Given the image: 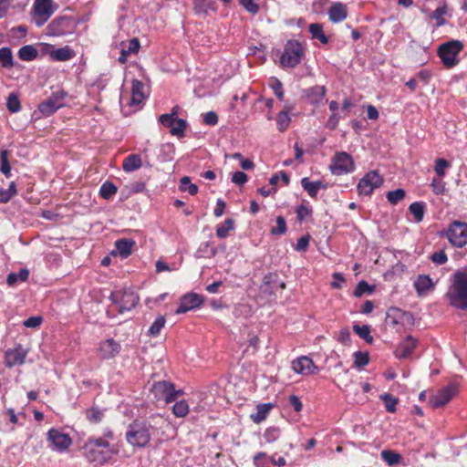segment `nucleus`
<instances>
[{
	"label": "nucleus",
	"mask_w": 467,
	"mask_h": 467,
	"mask_svg": "<svg viewBox=\"0 0 467 467\" xmlns=\"http://www.w3.org/2000/svg\"><path fill=\"white\" fill-rule=\"evenodd\" d=\"M29 271L26 268H22L18 273H10L7 275L6 282L8 285L13 286L18 281L25 282L28 279Z\"/></svg>",
	"instance_id": "nucleus-35"
},
{
	"label": "nucleus",
	"mask_w": 467,
	"mask_h": 467,
	"mask_svg": "<svg viewBox=\"0 0 467 467\" xmlns=\"http://www.w3.org/2000/svg\"><path fill=\"white\" fill-rule=\"evenodd\" d=\"M87 419L93 423H98L102 420L103 413L99 409L92 408L86 413Z\"/></svg>",
	"instance_id": "nucleus-59"
},
{
	"label": "nucleus",
	"mask_w": 467,
	"mask_h": 467,
	"mask_svg": "<svg viewBox=\"0 0 467 467\" xmlns=\"http://www.w3.org/2000/svg\"><path fill=\"white\" fill-rule=\"evenodd\" d=\"M269 86L279 100H284L283 84L277 78H272L269 80Z\"/></svg>",
	"instance_id": "nucleus-49"
},
{
	"label": "nucleus",
	"mask_w": 467,
	"mask_h": 467,
	"mask_svg": "<svg viewBox=\"0 0 467 467\" xmlns=\"http://www.w3.org/2000/svg\"><path fill=\"white\" fill-rule=\"evenodd\" d=\"M353 330L355 333L358 335V337L364 339L368 343H371L373 341V337L370 335V327L368 325L359 326L355 324L353 326Z\"/></svg>",
	"instance_id": "nucleus-41"
},
{
	"label": "nucleus",
	"mask_w": 467,
	"mask_h": 467,
	"mask_svg": "<svg viewBox=\"0 0 467 467\" xmlns=\"http://www.w3.org/2000/svg\"><path fill=\"white\" fill-rule=\"evenodd\" d=\"M142 166V161L140 155L130 154L127 156L122 163V168L126 172H132Z\"/></svg>",
	"instance_id": "nucleus-30"
},
{
	"label": "nucleus",
	"mask_w": 467,
	"mask_h": 467,
	"mask_svg": "<svg viewBox=\"0 0 467 467\" xmlns=\"http://www.w3.org/2000/svg\"><path fill=\"white\" fill-rule=\"evenodd\" d=\"M441 235L445 236L453 246L462 248L467 244V223L453 221Z\"/></svg>",
	"instance_id": "nucleus-7"
},
{
	"label": "nucleus",
	"mask_w": 467,
	"mask_h": 467,
	"mask_svg": "<svg viewBox=\"0 0 467 467\" xmlns=\"http://www.w3.org/2000/svg\"><path fill=\"white\" fill-rule=\"evenodd\" d=\"M0 171L5 177L10 176L11 166L8 161V152L5 150L0 152Z\"/></svg>",
	"instance_id": "nucleus-50"
},
{
	"label": "nucleus",
	"mask_w": 467,
	"mask_h": 467,
	"mask_svg": "<svg viewBox=\"0 0 467 467\" xmlns=\"http://www.w3.org/2000/svg\"><path fill=\"white\" fill-rule=\"evenodd\" d=\"M409 210L416 222L420 223L422 221L424 216V204L422 202H415L411 203Z\"/></svg>",
	"instance_id": "nucleus-44"
},
{
	"label": "nucleus",
	"mask_w": 467,
	"mask_h": 467,
	"mask_svg": "<svg viewBox=\"0 0 467 467\" xmlns=\"http://www.w3.org/2000/svg\"><path fill=\"white\" fill-rule=\"evenodd\" d=\"M381 458L390 466H393L397 463L400 462L401 457L399 453H396L392 451H389V450H385V451H382L381 453Z\"/></svg>",
	"instance_id": "nucleus-48"
},
{
	"label": "nucleus",
	"mask_w": 467,
	"mask_h": 467,
	"mask_svg": "<svg viewBox=\"0 0 467 467\" xmlns=\"http://www.w3.org/2000/svg\"><path fill=\"white\" fill-rule=\"evenodd\" d=\"M47 441L52 451L63 452L72 443L71 438L57 429H50L47 432Z\"/></svg>",
	"instance_id": "nucleus-14"
},
{
	"label": "nucleus",
	"mask_w": 467,
	"mask_h": 467,
	"mask_svg": "<svg viewBox=\"0 0 467 467\" xmlns=\"http://www.w3.org/2000/svg\"><path fill=\"white\" fill-rule=\"evenodd\" d=\"M446 298L450 306L467 311V267L456 270L451 276Z\"/></svg>",
	"instance_id": "nucleus-2"
},
{
	"label": "nucleus",
	"mask_w": 467,
	"mask_h": 467,
	"mask_svg": "<svg viewBox=\"0 0 467 467\" xmlns=\"http://www.w3.org/2000/svg\"><path fill=\"white\" fill-rule=\"evenodd\" d=\"M337 339L344 345L350 344V332L348 328H342L337 337Z\"/></svg>",
	"instance_id": "nucleus-63"
},
{
	"label": "nucleus",
	"mask_w": 467,
	"mask_h": 467,
	"mask_svg": "<svg viewBox=\"0 0 467 467\" xmlns=\"http://www.w3.org/2000/svg\"><path fill=\"white\" fill-rule=\"evenodd\" d=\"M450 166V163L444 159H437L435 162L434 171L440 178L444 177L445 169Z\"/></svg>",
	"instance_id": "nucleus-58"
},
{
	"label": "nucleus",
	"mask_w": 467,
	"mask_h": 467,
	"mask_svg": "<svg viewBox=\"0 0 467 467\" xmlns=\"http://www.w3.org/2000/svg\"><path fill=\"white\" fill-rule=\"evenodd\" d=\"M140 44L138 38L134 37L129 40L127 43H121L120 56L119 57V62L121 64L126 63L128 57L130 55L137 54L140 50Z\"/></svg>",
	"instance_id": "nucleus-20"
},
{
	"label": "nucleus",
	"mask_w": 467,
	"mask_h": 467,
	"mask_svg": "<svg viewBox=\"0 0 467 467\" xmlns=\"http://www.w3.org/2000/svg\"><path fill=\"white\" fill-rule=\"evenodd\" d=\"M354 358H355L354 363L357 368H362V367L366 366L369 361L368 354L360 352V351L355 352Z\"/></svg>",
	"instance_id": "nucleus-56"
},
{
	"label": "nucleus",
	"mask_w": 467,
	"mask_h": 467,
	"mask_svg": "<svg viewBox=\"0 0 467 467\" xmlns=\"http://www.w3.org/2000/svg\"><path fill=\"white\" fill-rule=\"evenodd\" d=\"M414 287L419 296H425L433 289L434 284L429 275H420L414 281Z\"/></svg>",
	"instance_id": "nucleus-24"
},
{
	"label": "nucleus",
	"mask_w": 467,
	"mask_h": 467,
	"mask_svg": "<svg viewBox=\"0 0 467 467\" xmlns=\"http://www.w3.org/2000/svg\"><path fill=\"white\" fill-rule=\"evenodd\" d=\"M216 254V249L211 246L209 242L201 244L196 251V257L198 258H210Z\"/></svg>",
	"instance_id": "nucleus-36"
},
{
	"label": "nucleus",
	"mask_w": 467,
	"mask_h": 467,
	"mask_svg": "<svg viewBox=\"0 0 467 467\" xmlns=\"http://www.w3.org/2000/svg\"><path fill=\"white\" fill-rule=\"evenodd\" d=\"M431 259L436 265H443L448 261L447 254L444 251L441 250L431 254Z\"/></svg>",
	"instance_id": "nucleus-62"
},
{
	"label": "nucleus",
	"mask_w": 467,
	"mask_h": 467,
	"mask_svg": "<svg viewBox=\"0 0 467 467\" xmlns=\"http://www.w3.org/2000/svg\"><path fill=\"white\" fill-rule=\"evenodd\" d=\"M247 175L243 171H235L232 176V182L239 185L244 184L247 182Z\"/></svg>",
	"instance_id": "nucleus-64"
},
{
	"label": "nucleus",
	"mask_w": 467,
	"mask_h": 467,
	"mask_svg": "<svg viewBox=\"0 0 467 467\" xmlns=\"http://www.w3.org/2000/svg\"><path fill=\"white\" fill-rule=\"evenodd\" d=\"M26 351L20 346L5 352V364L7 367H14L24 363Z\"/></svg>",
	"instance_id": "nucleus-21"
},
{
	"label": "nucleus",
	"mask_w": 467,
	"mask_h": 467,
	"mask_svg": "<svg viewBox=\"0 0 467 467\" xmlns=\"http://www.w3.org/2000/svg\"><path fill=\"white\" fill-rule=\"evenodd\" d=\"M113 304L118 306L119 313L130 311L139 303V296L132 289L113 291L109 296Z\"/></svg>",
	"instance_id": "nucleus-6"
},
{
	"label": "nucleus",
	"mask_w": 467,
	"mask_h": 467,
	"mask_svg": "<svg viewBox=\"0 0 467 467\" xmlns=\"http://www.w3.org/2000/svg\"><path fill=\"white\" fill-rule=\"evenodd\" d=\"M457 393V387L454 385H448L442 388L432 396L430 400V404L432 408H440L448 403Z\"/></svg>",
	"instance_id": "nucleus-15"
},
{
	"label": "nucleus",
	"mask_w": 467,
	"mask_h": 467,
	"mask_svg": "<svg viewBox=\"0 0 467 467\" xmlns=\"http://www.w3.org/2000/svg\"><path fill=\"white\" fill-rule=\"evenodd\" d=\"M280 437V430L276 427L267 428L264 433V438L266 442H274Z\"/></svg>",
	"instance_id": "nucleus-55"
},
{
	"label": "nucleus",
	"mask_w": 467,
	"mask_h": 467,
	"mask_svg": "<svg viewBox=\"0 0 467 467\" xmlns=\"http://www.w3.org/2000/svg\"><path fill=\"white\" fill-rule=\"evenodd\" d=\"M16 194V185L14 182H10L7 189L0 190V202L6 203Z\"/></svg>",
	"instance_id": "nucleus-42"
},
{
	"label": "nucleus",
	"mask_w": 467,
	"mask_h": 467,
	"mask_svg": "<svg viewBox=\"0 0 467 467\" xmlns=\"http://www.w3.org/2000/svg\"><path fill=\"white\" fill-rule=\"evenodd\" d=\"M180 190L182 192H188L191 195H195L198 192L197 185L192 183L188 176H183L180 180Z\"/></svg>",
	"instance_id": "nucleus-46"
},
{
	"label": "nucleus",
	"mask_w": 467,
	"mask_h": 467,
	"mask_svg": "<svg viewBox=\"0 0 467 467\" xmlns=\"http://www.w3.org/2000/svg\"><path fill=\"white\" fill-rule=\"evenodd\" d=\"M37 50L31 45L23 46L18 50V57L23 61H32L37 57Z\"/></svg>",
	"instance_id": "nucleus-34"
},
{
	"label": "nucleus",
	"mask_w": 467,
	"mask_h": 467,
	"mask_svg": "<svg viewBox=\"0 0 467 467\" xmlns=\"http://www.w3.org/2000/svg\"><path fill=\"white\" fill-rule=\"evenodd\" d=\"M166 323L163 316H159L154 322L150 325L148 329V335L150 337H157L160 335L161 329L164 327Z\"/></svg>",
	"instance_id": "nucleus-40"
},
{
	"label": "nucleus",
	"mask_w": 467,
	"mask_h": 467,
	"mask_svg": "<svg viewBox=\"0 0 467 467\" xmlns=\"http://www.w3.org/2000/svg\"><path fill=\"white\" fill-rule=\"evenodd\" d=\"M383 183L382 177L376 171L366 173L358 183V192L360 195L369 196L374 190L379 188Z\"/></svg>",
	"instance_id": "nucleus-10"
},
{
	"label": "nucleus",
	"mask_w": 467,
	"mask_h": 467,
	"mask_svg": "<svg viewBox=\"0 0 467 467\" xmlns=\"http://www.w3.org/2000/svg\"><path fill=\"white\" fill-rule=\"evenodd\" d=\"M50 57L55 61H68L75 57V51L68 46L53 49Z\"/></svg>",
	"instance_id": "nucleus-27"
},
{
	"label": "nucleus",
	"mask_w": 467,
	"mask_h": 467,
	"mask_svg": "<svg viewBox=\"0 0 467 467\" xmlns=\"http://www.w3.org/2000/svg\"><path fill=\"white\" fill-rule=\"evenodd\" d=\"M187 128V121L182 119L176 118V120L171 130V134L179 138L184 137L185 130Z\"/></svg>",
	"instance_id": "nucleus-43"
},
{
	"label": "nucleus",
	"mask_w": 467,
	"mask_h": 467,
	"mask_svg": "<svg viewBox=\"0 0 467 467\" xmlns=\"http://www.w3.org/2000/svg\"><path fill=\"white\" fill-rule=\"evenodd\" d=\"M83 450L88 462L100 465L108 462L113 455L118 453V449L113 443H109L106 439L97 437L88 438Z\"/></svg>",
	"instance_id": "nucleus-3"
},
{
	"label": "nucleus",
	"mask_w": 467,
	"mask_h": 467,
	"mask_svg": "<svg viewBox=\"0 0 467 467\" xmlns=\"http://www.w3.org/2000/svg\"><path fill=\"white\" fill-rule=\"evenodd\" d=\"M309 32L312 38L318 39L322 44L328 43V37L324 34L323 26L321 24L313 23L309 25Z\"/></svg>",
	"instance_id": "nucleus-33"
},
{
	"label": "nucleus",
	"mask_w": 467,
	"mask_h": 467,
	"mask_svg": "<svg viewBox=\"0 0 467 467\" xmlns=\"http://www.w3.org/2000/svg\"><path fill=\"white\" fill-rule=\"evenodd\" d=\"M213 4L210 0H193V10L197 15H206Z\"/></svg>",
	"instance_id": "nucleus-39"
},
{
	"label": "nucleus",
	"mask_w": 467,
	"mask_h": 467,
	"mask_svg": "<svg viewBox=\"0 0 467 467\" xmlns=\"http://www.w3.org/2000/svg\"><path fill=\"white\" fill-rule=\"evenodd\" d=\"M56 10L57 5L53 0H35L32 10L35 25L38 27L44 26Z\"/></svg>",
	"instance_id": "nucleus-9"
},
{
	"label": "nucleus",
	"mask_w": 467,
	"mask_h": 467,
	"mask_svg": "<svg viewBox=\"0 0 467 467\" xmlns=\"http://www.w3.org/2000/svg\"><path fill=\"white\" fill-rule=\"evenodd\" d=\"M462 48L461 41L451 40L440 46L438 55L445 67H452L459 63L457 57Z\"/></svg>",
	"instance_id": "nucleus-8"
},
{
	"label": "nucleus",
	"mask_w": 467,
	"mask_h": 467,
	"mask_svg": "<svg viewBox=\"0 0 467 467\" xmlns=\"http://www.w3.org/2000/svg\"><path fill=\"white\" fill-rule=\"evenodd\" d=\"M234 229V221L231 218L226 219L223 224L218 225L216 228V235L219 238H226L229 232Z\"/></svg>",
	"instance_id": "nucleus-37"
},
{
	"label": "nucleus",
	"mask_w": 467,
	"mask_h": 467,
	"mask_svg": "<svg viewBox=\"0 0 467 467\" xmlns=\"http://www.w3.org/2000/svg\"><path fill=\"white\" fill-rule=\"evenodd\" d=\"M164 424L165 420L160 414H152L145 419H136L127 427L126 441L133 448H144Z\"/></svg>",
	"instance_id": "nucleus-1"
},
{
	"label": "nucleus",
	"mask_w": 467,
	"mask_h": 467,
	"mask_svg": "<svg viewBox=\"0 0 467 467\" xmlns=\"http://www.w3.org/2000/svg\"><path fill=\"white\" fill-rule=\"evenodd\" d=\"M6 107L12 113L20 111L21 105L18 97L15 93H10L7 98Z\"/></svg>",
	"instance_id": "nucleus-51"
},
{
	"label": "nucleus",
	"mask_w": 467,
	"mask_h": 467,
	"mask_svg": "<svg viewBox=\"0 0 467 467\" xmlns=\"http://www.w3.org/2000/svg\"><path fill=\"white\" fill-rule=\"evenodd\" d=\"M117 187L111 182H105L99 189L100 196L105 200L111 199L117 193Z\"/></svg>",
	"instance_id": "nucleus-38"
},
{
	"label": "nucleus",
	"mask_w": 467,
	"mask_h": 467,
	"mask_svg": "<svg viewBox=\"0 0 467 467\" xmlns=\"http://www.w3.org/2000/svg\"><path fill=\"white\" fill-rule=\"evenodd\" d=\"M172 411L176 417H185L189 412V405L185 400H180L173 405Z\"/></svg>",
	"instance_id": "nucleus-53"
},
{
	"label": "nucleus",
	"mask_w": 467,
	"mask_h": 467,
	"mask_svg": "<svg viewBox=\"0 0 467 467\" xmlns=\"http://www.w3.org/2000/svg\"><path fill=\"white\" fill-rule=\"evenodd\" d=\"M255 1L256 0H240V4L248 13L255 15L259 11V5Z\"/></svg>",
	"instance_id": "nucleus-61"
},
{
	"label": "nucleus",
	"mask_w": 467,
	"mask_h": 467,
	"mask_svg": "<svg viewBox=\"0 0 467 467\" xmlns=\"http://www.w3.org/2000/svg\"><path fill=\"white\" fill-rule=\"evenodd\" d=\"M329 20L333 23H339L347 18L348 11L342 3H335L328 10Z\"/></svg>",
	"instance_id": "nucleus-26"
},
{
	"label": "nucleus",
	"mask_w": 467,
	"mask_h": 467,
	"mask_svg": "<svg viewBox=\"0 0 467 467\" xmlns=\"http://www.w3.org/2000/svg\"><path fill=\"white\" fill-rule=\"evenodd\" d=\"M145 98L143 83L138 79H133L130 104L131 106H139L145 99Z\"/></svg>",
	"instance_id": "nucleus-25"
},
{
	"label": "nucleus",
	"mask_w": 467,
	"mask_h": 467,
	"mask_svg": "<svg viewBox=\"0 0 467 467\" xmlns=\"http://www.w3.org/2000/svg\"><path fill=\"white\" fill-rule=\"evenodd\" d=\"M66 93L64 91H58L49 98H47L46 100L41 102L38 106V113L41 116L48 117L55 113L57 109L64 107Z\"/></svg>",
	"instance_id": "nucleus-12"
},
{
	"label": "nucleus",
	"mask_w": 467,
	"mask_h": 467,
	"mask_svg": "<svg viewBox=\"0 0 467 467\" xmlns=\"http://www.w3.org/2000/svg\"><path fill=\"white\" fill-rule=\"evenodd\" d=\"M134 245L135 242L132 239L123 238L115 243L116 250L122 258H127L130 255Z\"/></svg>",
	"instance_id": "nucleus-29"
},
{
	"label": "nucleus",
	"mask_w": 467,
	"mask_h": 467,
	"mask_svg": "<svg viewBox=\"0 0 467 467\" xmlns=\"http://www.w3.org/2000/svg\"><path fill=\"white\" fill-rule=\"evenodd\" d=\"M417 346V339L412 336H407L406 338L399 344L395 350L396 358L402 359L408 358L412 354Z\"/></svg>",
	"instance_id": "nucleus-19"
},
{
	"label": "nucleus",
	"mask_w": 467,
	"mask_h": 467,
	"mask_svg": "<svg viewBox=\"0 0 467 467\" xmlns=\"http://www.w3.org/2000/svg\"><path fill=\"white\" fill-rule=\"evenodd\" d=\"M296 213L298 221L302 222L312 214V209L301 204L296 207Z\"/></svg>",
	"instance_id": "nucleus-60"
},
{
	"label": "nucleus",
	"mask_w": 467,
	"mask_h": 467,
	"mask_svg": "<svg viewBox=\"0 0 467 467\" xmlns=\"http://www.w3.org/2000/svg\"><path fill=\"white\" fill-rule=\"evenodd\" d=\"M380 400L384 401L387 411L391 413L396 411V405L399 402L397 398L393 397L391 394L384 393L380 395Z\"/></svg>",
	"instance_id": "nucleus-47"
},
{
	"label": "nucleus",
	"mask_w": 467,
	"mask_h": 467,
	"mask_svg": "<svg viewBox=\"0 0 467 467\" xmlns=\"http://www.w3.org/2000/svg\"><path fill=\"white\" fill-rule=\"evenodd\" d=\"M0 66L5 69H10L15 66L13 52L10 47H4L0 48Z\"/></svg>",
	"instance_id": "nucleus-32"
},
{
	"label": "nucleus",
	"mask_w": 467,
	"mask_h": 467,
	"mask_svg": "<svg viewBox=\"0 0 467 467\" xmlns=\"http://www.w3.org/2000/svg\"><path fill=\"white\" fill-rule=\"evenodd\" d=\"M202 302L203 299L202 296L195 293L187 294L182 297L176 313H186L193 308L199 307Z\"/></svg>",
	"instance_id": "nucleus-17"
},
{
	"label": "nucleus",
	"mask_w": 467,
	"mask_h": 467,
	"mask_svg": "<svg viewBox=\"0 0 467 467\" xmlns=\"http://www.w3.org/2000/svg\"><path fill=\"white\" fill-rule=\"evenodd\" d=\"M374 290L373 286H370L366 281H360L357 285L354 290V296L357 297L361 296L362 295L368 293L370 294Z\"/></svg>",
	"instance_id": "nucleus-54"
},
{
	"label": "nucleus",
	"mask_w": 467,
	"mask_h": 467,
	"mask_svg": "<svg viewBox=\"0 0 467 467\" xmlns=\"http://www.w3.org/2000/svg\"><path fill=\"white\" fill-rule=\"evenodd\" d=\"M293 109V106L292 105H288L287 103L285 105V109L280 111L277 116H276V125H277V129L279 131H285L290 122H291V118L288 114L289 111H291Z\"/></svg>",
	"instance_id": "nucleus-28"
},
{
	"label": "nucleus",
	"mask_w": 467,
	"mask_h": 467,
	"mask_svg": "<svg viewBox=\"0 0 467 467\" xmlns=\"http://www.w3.org/2000/svg\"><path fill=\"white\" fill-rule=\"evenodd\" d=\"M120 351V345L112 338L102 341L99 347V355L101 358L109 359Z\"/></svg>",
	"instance_id": "nucleus-18"
},
{
	"label": "nucleus",
	"mask_w": 467,
	"mask_h": 467,
	"mask_svg": "<svg viewBox=\"0 0 467 467\" xmlns=\"http://www.w3.org/2000/svg\"><path fill=\"white\" fill-rule=\"evenodd\" d=\"M447 13V6L445 5L437 7L431 14V17L436 20V26H441L445 24L444 15Z\"/></svg>",
	"instance_id": "nucleus-52"
},
{
	"label": "nucleus",
	"mask_w": 467,
	"mask_h": 467,
	"mask_svg": "<svg viewBox=\"0 0 467 467\" xmlns=\"http://www.w3.org/2000/svg\"><path fill=\"white\" fill-rule=\"evenodd\" d=\"M300 183L303 189L312 198L317 197L319 190H325L327 188V184L323 182L322 181L311 182L307 177L302 178Z\"/></svg>",
	"instance_id": "nucleus-23"
},
{
	"label": "nucleus",
	"mask_w": 467,
	"mask_h": 467,
	"mask_svg": "<svg viewBox=\"0 0 467 467\" xmlns=\"http://www.w3.org/2000/svg\"><path fill=\"white\" fill-rule=\"evenodd\" d=\"M355 169L352 157L346 153H337L330 165V170L335 175H343L353 171Z\"/></svg>",
	"instance_id": "nucleus-13"
},
{
	"label": "nucleus",
	"mask_w": 467,
	"mask_h": 467,
	"mask_svg": "<svg viewBox=\"0 0 467 467\" xmlns=\"http://www.w3.org/2000/svg\"><path fill=\"white\" fill-rule=\"evenodd\" d=\"M304 92L309 103L317 106L325 99L327 89L324 86H315L306 89Z\"/></svg>",
	"instance_id": "nucleus-22"
},
{
	"label": "nucleus",
	"mask_w": 467,
	"mask_h": 467,
	"mask_svg": "<svg viewBox=\"0 0 467 467\" xmlns=\"http://www.w3.org/2000/svg\"><path fill=\"white\" fill-rule=\"evenodd\" d=\"M151 392L158 400L163 399L166 403L173 402L178 396L182 394V390H176L174 385L169 381H158L153 384Z\"/></svg>",
	"instance_id": "nucleus-11"
},
{
	"label": "nucleus",
	"mask_w": 467,
	"mask_h": 467,
	"mask_svg": "<svg viewBox=\"0 0 467 467\" xmlns=\"http://www.w3.org/2000/svg\"><path fill=\"white\" fill-rule=\"evenodd\" d=\"M292 369L300 375H311L317 369L312 358L306 356H301L292 361Z\"/></svg>",
	"instance_id": "nucleus-16"
},
{
	"label": "nucleus",
	"mask_w": 467,
	"mask_h": 467,
	"mask_svg": "<svg viewBox=\"0 0 467 467\" xmlns=\"http://www.w3.org/2000/svg\"><path fill=\"white\" fill-rule=\"evenodd\" d=\"M286 232V223L283 216L276 217V226L273 227L271 233L273 234H284Z\"/></svg>",
	"instance_id": "nucleus-57"
},
{
	"label": "nucleus",
	"mask_w": 467,
	"mask_h": 467,
	"mask_svg": "<svg viewBox=\"0 0 467 467\" xmlns=\"http://www.w3.org/2000/svg\"><path fill=\"white\" fill-rule=\"evenodd\" d=\"M406 192L403 189H397L387 192V200L392 204L396 205L405 198Z\"/></svg>",
	"instance_id": "nucleus-45"
},
{
	"label": "nucleus",
	"mask_w": 467,
	"mask_h": 467,
	"mask_svg": "<svg viewBox=\"0 0 467 467\" xmlns=\"http://www.w3.org/2000/svg\"><path fill=\"white\" fill-rule=\"evenodd\" d=\"M77 28L76 22L68 16H58L53 19L46 27L48 36H65L72 35Z\"/></svg>",
	"instance_id": "nucleus-4"
},
{
	"label": "nucleus",
	"mask_w": 467,
	"mask_h": 467,
	"mask_svg": "<svg viewBox=\"0 0 467 467\" xmlns=\"http://www.w3.org/2000/svg\"><path fill=\"white\" fill-rule=\"evenodd\" d=\"M272 408L273 404L271 403L258 404L256 406V412L251 415V419L254 423L262 422L266 419Z\"/></svg>",
	"instance_id": "nucleus-31"
},
{
	"label": "nucleus",
	"mask_w": 467,
	"mask_h": 467,
	"mask_svg": "<svg viewBox=\"0 0 467 467\" xmlns=\"http://www.w3.org/2000/svg\"><path fill=\"white\" fill-rule=\"evenodd\" d=\"M304 56V48L297 40H289L285 46L280 57V63L284 67H295Z\"/></svg>",
	"instance_id": "nucleus-5"
}]
</instances>
